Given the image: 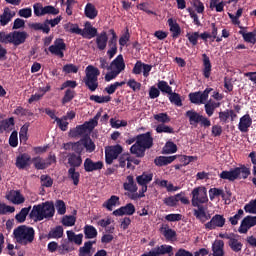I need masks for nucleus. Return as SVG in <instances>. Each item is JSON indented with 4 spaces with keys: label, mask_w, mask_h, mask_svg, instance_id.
Instances as JSON below:
<instances>
[{
    "label": "nucleus",
    "mask_w": 256,
    "mask_h": 256,
    "mask_svg": "<svg viewBox=\"0 0 256 256\" xmlns=\"http://www.w3.org/2000/svg\"><path fill=\"white\" fill-rule=\"evenodd\" d=\"M99 75H101V71H99V68L91 65L86 67V76L84 77V83L87 89L91 91V93L97 91V89L99 88Z\"/></svg>",
    "instance_id": "nucleus-5"
},
{
    "label": "nucleus",
    "mask_w": 256,
    "mask_h": 256,
    "mask_svg": "<svg viewBox=\"0 0 256 256\" xmlns=\"http://www.w3.org/2000/svg\"><path fill=\"white\" fill-rule=\"evenodd\" d=\"M30 211H31V206L27 208H22L21 211L15 216L16 221L18 223H25Z\"/></svg>",
    "instance_id": "nucleus-47"
},
{
    "label": "nucleus",
    "mask_w": 256,
    "mask_h": 256,
    "mask_svg": "<svg viewBox=\"0 0 256 256\" xmlns=\"http://www.w3.org/2000/svg\"><path fill=\"white\" fill-rule=\"evenodd\" d=\"M253 125V119L249 114H245L240 118V122L238 124V129L241 133H247L249 131V127Z\"/></svg>",
    "instance_id": "nucleus-24"
},
{
    "label": "nucleus",
    "mask_w": 256,
    "mask_h": 256,
    "mask_svg": "<svg viewBox=\"0 0 256 256\" xmlns=\"http://www.w3.org/2000/svg\"><path fill=\"white\" fill-rule=\"evenodd\" d=\"M80 143H82V145L84 146L86 153H93V151H95L96 149L95 142H93L90 136H84L83 138H81Z\"/></svg>",
    "instance_id": "nucleus-38"
},
{
    "label": "nucleus",
    "mask_w": 256,
    "mask_h": 256,
    "mask_svg": "<svg viewBox=\"0 0 256 256\" xmlns=\"http://www.w3.org/2000/svg\"><path fill=\"white\" fill-rule=\"evenodd\" d=\"M55 216V204L50 201L34 205L30 212V219L34 221H43V219H52Z\"/></svg>",
    "instance_id": "nucleus-2"
},
{
    "label": "nucleus",
    "mask_w": 256,
    "mask_h": 256,
    "mask_svg": "<svg viewBox=\"0 0 256 256\" xmlns=\"http://www.w3.org/2000/svg\"><path fill=\"white\" fill-rule=\"evenodd\" d=\"M95 243H97V241H87L84 243L83 247H80L78 250V255L79 256H93V254L91 253V249H93V245H95Z\"/></svg>",
    "instance_id": "nucleus-33"
},
{
    "label": "nucleus",
    "mask_w": 256,
    "mask_h": 256,
    "mask_svg": "<svg viewBox=\"0 0 256 256\" xmlns=\"http://www.w3.org/2000/svg\"><path fill=\"white\" fill-rule=\"evenodd\" d=\"M75 90L68 88L66 89L64 96L62 98V105H67V103H71L72 99H75Z\"/></svg>",
    "instance_id": "nucleus-51"
},
{
    "label": "nucleus",
    "mask_w": 256,
    "mask_h": 256,
    "mask_svg": "<svg viewBox=\"0 0 256 256\" xmlns=\"http://www.w3.org/2000/svg\"><path fill=\"white\" fill-rule=\"evenodd\" d=\"M228 245L234 253H239L243 249V243L239 242L236 238H230V241H228Z\"/></svg>",
    "instance_id": "nucleus-49"
},
{
    "label": "nucleus",
    "mask_w": 256,
    "mask_h": 256,
    "mask_svg": "<svg viewBox=\"0 0 256 256\" xmlns=\"http://www.w3.org/2000/svg\"><path fill=\"white\" fill-rule=\"evenodd\" d=\"M209 197H210V201H213V199H215V197H222V199H225V192L223 191V189L220 188H211L209 190Z\"/></svg>",
    "instance_id": "nucleus-53"
},
{
    "label": "nucleus",
    "mask_w": 256,
    "mask_h": 256,
    "mask_svg": "<svg viewBox=\"0 0 256 256\" xmlns=\"http://www.w3.org/2000/svg\"><path fill=\"white\" fill-rule=\"evenodd\" d=\"M89 99L90 101H94V103H109V101H111V96L91 95Z\"/></svg>",
    "instance_id": "nucleus-58"
},
{
    "label": "nucleus",
    "mask_w": 256,
    "mask_h": 256,
    "mask_svg": "<svg viewBox=\"0 0 256 256\" xmlns=\"http://www.w3.org/2000/svg\"><path fill=\"white\" fill-rule=\"evenodd\" d=\"M67 234V241H69L70 243H72V245H83V234H75L73 232V230H68L66 232Z\"/></svg>",
    "instance_id": "nucleus-30"
},
{
    "label": "nucleus",
    "mask_w": 256,
    "mask_h": 256,
    "mask_svg": "<svg viewBox=\"0 0 256 256\" xmlns=\"http://www.w3.org/2000/svg\"><path fill=\"white\" fill-rule=\"evenodd\" d=\"M168 25L172 32V39H177L179 35H181V26H179V23L174 21L173 18L168 19Z\"/></svg>",
    "instance_id": "nucleus-36"
},
{
    "label": "nucleus",
    "mask_w": 256,
    "mask_h": 256,
    "mask_svg": "<svg viewBox=\"0 0 256 256\" xmlns=\"http://www.w3.org/2000/svg\"><path fill=\"white\" fill-rule=\"evenodd\" d=\"M75 244L70 243L67 239L61 242L59 246V255H69V253H73L75 251Z\"/></svg>",
    "instance_id": "nucleus-29"
},
{
    "label": "nucleus",
    "mask_w": 256,
    "mask_h": 256,
    "mask_svg": "<svg viewBox=\"0 0 256 256\" xmlns=\"http://www.w3.org/2000/svg\"><path fill=\"white\" fill-rule=\"evenodd\" d=\"M225 217L221 214L214 215L209 222H207L204 227L208 231H213L214 229L221 228L225 226Z\"/></svg>",
    "instance_id": "nucleus-12"
},
{
    "label": "nucleus",
    "mask_w": 256,
    "mask_h": 256,
    "mask_svg": "<svg viewBox=\"0 0 256 256\" xmlns=\"http://www.w3.org/2000/svg\"><path fill=\"white\" fill-rule=\"evenodd\" d=\"M6 199L11 201L14 205H21L25 203V197L21 195L19 190H13L8 195H6Z\"/></svg>",
    "instance_id": "nucleus-28"
},
{
    "label": "nucleus",
    "mask_w": 256,
    "mask_h": 256,
    "mask_svg": "<svg viewBox=\"0 0 256 256\" xmlns=\"http://www.w3.org/2000/svg\"><path fill=\"white\" fill-rule=\"evenodd\" d=\"M115 217H123V215H135V205L133 203H128L112 212Z\"/></svg>",
    "instance_id": "nucleus-20"
},
{
    "label": "nucleus",
    "mask_w": 256,
    "mask_h": 256,
    "mask_svg": "<svg viewBox=\"0 0 256 256\" xmlns=\"http://www.w3.org/2000/svg\"><path fill=\"white\" fill-rule=\"evenodd\" d=\"M136 181L141 187H147L153 181V174L144 172L142 175L136 177Z\"/></svg>",
    "instance_id": "nucleus-39"
},
{
    "label": "nucleus",
    "mask_w": 256,
    "mask_h": 256,
    "mask_svg": "<svg viewBox=\"0 0 256 256\" xmlns=\"http://www.w3.org/2000/svg\"><path fill=\"white\" fill-rule=\"evenodd\" d=\"M48 51H50L52 55H56L57 57H60V59H63V57H65L63 51H67V44H65L63 38H58L54 41L53 45L49 46Z\"/></svg>",
    "instance_id": "nucleus-11"
},
{
    "label": "nucleus",
    "mask_w": 256,
    "mask_h": 256,
    "mask_svg": "<svg viewBox=\"0 0 256 256\" xmlns=\"http://www.w3.org/2000/svg\"><path fill=\"white\" fill-rule=\"evenodd\" d=\"M203 68L202 75L205 79L211 77V71H213V65H211V59L207 54H202Z\"/></svg>",
    "instance_id": "nucleus-23"
},
{
    "label": "nucleus",
    "mask_w": 256,
    "mask_h": 256,
    "mask_svg": "<svg viewBox=\"0 0 256 256\" xmlns=\"http://www.w3.org/2000/svg\"><path fill=\"white\" fill-rule=\"evenodd\" d=\"M32 159L27 153L20 154L16 158L15 166L20 170L27 169V167H31Z\"/></svg>",
    "instance_id": "nucleus-19"
},
{
    "label": "nucleus",
    "mask_w": 256,
    "mask_h": 256,
    "mask_svg": "<svg viewBox=\"0 0 256 256\" xmlns=\"http://www.w3.org/2000/svg\"><path fill=\"white\" fill-rule=\"evenodd\" d=\"M249 175H251V169L245 165H240V167L230 169L229 171H222L219 177L220 179L233 182L237 181V179H248Z\"/></svg>",
    "instance_id": "nucleus-4"
},
{
    "label": "nucleus",
    "mask_w": 256,
    "mask_h": 256,
    "mask_svg": "<svg viewBox=\"0 0 256 256\" xmlns=\"http://www.w3.org/2000/svg\"><path fill=\"white\" fill-rule=\"evenodd\" d=\"M97 228L93 225L86 224L84 226V237L85 239H97Z\"/></svg>",
    "instance_id": "nucleus-40"
},
{
    "label": "nucleus",
    "mask_w": 256,
    "mask_h": 256,
    "mask_svg": "<svg viewBox=\"0 0 256 256\" xmlns=\"http://www.w3.org/2000/svg\"><path fill=\"white\" fill-rule=\"evenodd\" d=\"M168 95V99L172 105H176V107H183V100L181 99V95L179 93L171 92Z\"/></svg>",
    "instance_id": "nucleus-46"
},
{
    "label": "nucleus",
    "mask_w": 256,
    "mask_h": 256,
    "mask_svg": "<svg viewBox=\"0 0 256 256\" xmlns=\"http://www.w3.org/2000/svg\"><path fill=\"white\" fill-rule=\"evenodd\" d=\"M32 163L37 171H43L47 169L45 159H43L41 156L32 158Z\"/></svg>",
    "instance_id": "nucleus-45"
},
{
    "label": "nucleus",
    "mask_w": 256,
    "mask_h": 256,
    "mask_svg": "<svg viewBox=\"0 0 256 256\" xmlns=\"http://www.w3.org/2000/svg\"><path fill=\"white\" fill-rule=\"evenodd\" d=\"M152 252V255L154 256H161V255H169V253H173V246L169 245H161L153 248L150 250Z\"/></svg>",
    "instance_id": "nucleus-32"
},
{
    "label": "nucleus",
    "mask_w": 256,
    "mask_h": 256,
    "mask_svg": "<svg viewBox=\"0 0 256 256\" xmlns=\"http://www.w3.org/2000/svg\"><path fill=\"white\" fill-rule=\"evenodd\" d=\"M110 71H114L120 75L122 71H125V59H123V55H118L111 63H110Z\"/></svg>",
    "instance_id": "nucleus-21"
},
{
    "label": "nucleus",
    "mask_w": 256,
    "mask_h": 256,
    "mask_svg": "<svg viewBox=\"0 0 256 256\" xmlns=\"http://www.w3.org/2000/svg\"><path fill=\"white\" fill-rule=\"evenodd\" d=\"M15 129V118L10 117L0 121V134L1 133H11Z\"/></svg>",
    "instance_id": "nucleus-27"
},
{
    "label": "nucleus",
    "mask_w": 256,
    "mask_h": 256,
    "mask_svg": "<svg viewBox=\"0 0 256 256\" xmlns=\"http://www.w3.org/2000/svg\"><path fill=\"white\" fill-rule=\"evenodd\" d=\"M99 119H101V111L97 112V114L92 119L84 123L86 131H93V129L99 125Z\"/></svg>",
    "instance_id": "nucleus-42"
},
{
    "label": "nucleus",
    "mask_w": 256,
    "mask_h": 256,
    "mask_svg": "<svg viewBox=\"0 0 256 256\" xmlns=\"http://www.w3.org/2000/svg\"><path fill=\"white\" fill-rule=\"evenodd\" d=\"M186 37L189 43H191V45L195 47V45L199 43V38L203 39V41L207 43V39H211V34L209 32H203L201 34H199V32H193V33H187Z\"/></svg>",
    "instance_id": "nucleus-14"
},
{
    "label": "nucleus",
    "mask_w": 256,
    "mask_h": 256,
    "mask_svg": "<svg viewBox=\"0 0 256 256\" xmlns=\"http://www.w3.org/2000/svg\"><path fill=\"white\" fill-rule=\"evenodd\" d=\"M109 41V36L106 31H102L96 36L95 43L99 51H105L107 49V42Z\"/></svg>",
    "instance_id": "nucleus-26"
},
{
    "label": "nucleus",
    "mask_w": 256,
    "mask_h": 256,
    "mask_svg": "<svg viewBox=\"0 0 256 256\" xmlns=\"http://www.w3.org/2000/svg\"><path fill=\"white\" fill-rule=\"evenodd\" d=\"M185 117H187L192 127H197V125H200V127L207 129L211 125V120H209V118L201 115L193 109L186 111Z\"/></svg>",
    "instance_id": "nucleus-6"
},
{
    "label": "nucleus",
    "mask_w": 256,
    "mask_h": 256,
    "mask_svg": "<svg viewBox=\"0 0 256 256\" xmlns=\"http://www.w3.org/2000/svg\"><path fill=\"white\" fill-rule=\"evenodd\" d=\"M151 147H153V136L151 132H146L136 136V142L130 147V153L138 159H143L145 151Z\"/></svg>",
    "instance_id": "nucleus-1"
},
{
    "label": "nucleus",
    "mask_w": 256,
    "mask_h": 256,
    "mask_svg": "<svg viewBox=\"0 0 256 256\" xmlns=\"http://www.w3.org/2000/svg\"><path fill=\"white\" fill-rule=\"evenodd\" d=\"M68 159V165L70 166V169H79L81 165H83V157L81 155H78L76 153H69L67 155Z\"/></svg>",
    "instance_id": "nucleus-22"
},
{
    "label": "nucleus",
    "mask_w": 256,
    "mask_h": 256,
    "mask_svg": "<svg viewBox=\"0 0 256 256\" xmlns=\"http://www.w3.org/2000/svg\"><path fill=\"white\" fill-rule=\"evenodd\" d=\"M72 151H74L72 153H75L76 155H83V151H85V148L83 146V142H81V139L72 144Z\"/></svg>",
    "instance_id": "nucleus-56"
},
{
    "label": "nucleus",
    "mask_w": 256,
    "mask_h": 256,
    "mask_svg": "<svg viewBox=\"0 0 256 256\" xmlns=\"http://www.w3.org/2000/svg\"><path fill=\"white\" fill-rule=\"evenodd\" d=\"M64 235V229L63 226L58 225L56 227H53L50 229L48 234L44 235V239H47L48 241L50 239H61Z\"/></svg>",
    "instance_id": "nucleus-25"
},
{
    "label": "nucleus",
    "mask_w": 256,
    "mask_h": 256,
    "mask_svg": "<svg viewBox=\"0 0 256 256\" xmlns=\"http://www.w3.org/2000/svg\"><path fill=\"white\" fill-rule=\"evenodd\" d=\"M177 159V156H159L154 159V163L157 167H165V165H170Z\"/></svg>",
    "instance_id": "nucleus-34"
},
{
    "label": "nucleus",
    "mask_w": 256,
    "mask_h": 256,
    "mask_svg": "<svg viewBox=\"0 0 256 256\" xmlns=\"http://www.w3.org/2000/svg\"><path fill=\"white\" fill-rule=\"evenodd\" d=\"M80 35L81 37H83V39H93L97 37L99 33L97 31V28L93 27L91 22L86 21Z\"/></svg>",
    "instance_id": "nucleus-18"
},
{
    "label": "nucleus",
    "mask_w": 256,
    "mask_h": 256,
    "mask_svg": "<svg viewBox=\"0 0 256 256\" xmlns=\"http://www.w3.org/2000/svg\"><path fill=\"white\" fill-rule=\"evenodd\" d=\"M225 242L223 240H217L212 245L213 256H225Z\"/></svg>",
    "instance_id": "nucleus-35"
},
{
    "label": "nucleus",
    "mask_w": 256,
    "mask_h": 256,
    "mask_svg": "<svg viewBox=\"0 0 256 256\" xmlns=\"http://www.w3.org/2000/svg\"><path fill=\"white\" fill-rule=\"evenodd\" d=\"M213 91V88H206L203 92H192L188 95L189 100L194 105H205V101L209 99V93Z\"/></svg>",
    "instance_id": "nucleus-10"
},
{
    "label": "nucleus",
    "mask_w": 256,
    "mask_h": 256,
    "mask_svg": "<svg viewBox=\"0 0 256 256\" xmlns=\"http://www.w3.org/2000/svg\"><path fill=\"white\" fill-rule=\"evenodd\" d=\"M121 153H123V146L116 144L114 146H108L105 149V161L107 165H112L113 161L117 159Z\"/></svg>",
    "instance_id": "nucleus-9"
},
{
    "label": "nucleus",
    "mask_w": 256,
    "mask_h": 256,
    "mask_svg": "<svg viewBox=\"0 0 256 256\" xmlns=\"http://www.w3.org/2000/svg\"><path fill=\"white\" fill-rule=\"evenodd\" d=\"M239 35H242V37H243V39L246 43H251L252 45H255V43H256V30H254L252 32H248V33H246L243 30H240Z\"/></svg>",
    "instance_id": "nucleus-43"
},
{
    "label": "nucleus",
    "mask_w": 256,
    "mask_h": 256,
    "mask_svg": "<svg viewBox=\"0 0 256 256\" xmlns=\"http://www.w3.org/2000/svg\"><path fill=\"white\" fill-rule=\"evenodd\" d=\"M13 239L18 245L27 246L35 241V229L31 226L20 225L13 230Z\"/></svg>",
    "instance_id": "nucleus-3"
},
{
    "label": "nucleus",
    "mask_w": 256,
    "mask_h": 256,
    "mask_svg": "<svg viewBox=\"0 0 256 256\" xmlns=\"http://www.w3.org/2000/svg\"><path fill=\"white\" fill-rule=\"evenodd\" d=\"M11 35V43L15 47H19V45H23L25 41H27V38L29 37V34L25 31H14L10 32Z\"/></svg>",
    "instance_id": "nucleus-15"
},
{
    "label": "nucleus",
    "mask_w": 256,
    "mask_h": 256,
    "mask_svg": "<svg viewBox=\"0 0 256 256\" xmlns=\"http://www.w3.org/2000/svg\"><path fill=\"white\" fill-rule=\"evenodd\" d=\"M109 33L112 35V37L108 41V51L107 55L109 59H113L117 55V33L114 29H110Z\"/></svg>",
    "instance_id": "nucleus-13"
},
{
    "label": "nucleus",
    "mask_w": 256,
    "mask_h": 256,
    "mask_svg": "<svg viewBox=\"0 0 256 256\" xmlns=\"http://www.w3.org/2000/svg\"><path fill=\"white\" fill-rule=\"evenodd\" d=\"M123 189L124 191H129V193H137V190L139 188L137 187L135 179L133 178L132 175L127 176L126 182L123 183Z\"/></svg>",
    "instance_id": "nucleus-31"
},
{
    "label": "nucleus",
    "mask_w": 256,
    "mask_h": 256,
    "mask_svg": "<svg viewBox=\"0 0 256 256\" xmlns=\"http://www.w3.org/2000/svg\"><path fill=\"white\" fill-rule=\"evenodd\" d=\"M76 222H77V218L73 215H70V216L66 215L62 218V224L65 227H73V225H75Z\"/></svg>",
    "instance_id": "nucleus-61"
},
{
    "label": "nucleus",
    "mask_w": 256,
    "mask_h": 256,
    "mask_svg": "<svg viewBox=\"0 0 256 256\" xmlns=\"http://www.w3.org/2000/svg\"><path fill=\"white\" fill-rule=\"evenodd\" d=\"M245 213H251L252 215H256V199L251 200L248 204L244 206Z\"/></svg>",
    "instance_id": "nucleus-64"
},
{
    "label": "nucleus",
    "mask_w": 256,
    "mask_h": 256,
    "mask_svg": "<svg viewBox=\"0 0 256 256\" xmlns=\"http://www.w3.org/2000/svg\"><path fill=\"white\" fill-rule=\"evenodd\" d=\"M65 31L69 33H74L75 35H81L82 29L79 28V24L68 23L64 25Z\"/></svg>",
    "instance_id": "nucleus-54"
},
{
    "label": "nucleus",
    "mask_w": 256,
    "mask_h": 256,
    "mask_svg": "<svg viewBox=\"0 0 256 256\" xmlns=\"http://www.w3.org/2000/svg\"><path fill=\"white\" fill-rule=\"evenodd\" d=\"M157 87L161 93H166V95H169L173 92V88L169 86V83L164 80H159L157 83Z\"/></svg>",
    "instance_id": "nucleus-48"
},
{
    "label": "nucleus",
    "mask_w": 256,
    "mask_h": 256,
    "mask_svg": "<svg viewBox=\"0 0 256 256\" xmlns=\"http://www.w3.org/2000/svg\"><path fill=\"white\" fill-rule=\"evenodd\" d=\"M13 113L18 117H33V112L29 109L23 108L22 106L16 107Z\"/></svg>",
    "instance_id": "nucleus-52"
},
{
    "label": "nucleus",
    "mask_w": 256,
    "mask_h": 256,
    "mask_svg": "<svg viewBox=\"0 0 256 256\" xmlns=\"http://www.w3.org/2000/svg\"><path fill=\"white\" fill-rule=\"evenodd\" d=\"M116 205H120L119 203V196L112 195L106 202L103 203V207L108 211H113V207Z\"/></svg>",
    "instance_id": "nucleus-44"
},
{
    "label": "nucleus",
    "mask_w": 256,
    "mask_h": 256,
    "mask_svg": "<svg viewBox=\"0 0 256 256\" xmlns=\"http://www.w3.org/2000/svg\"><path fill=\"white\" fill-rule=\"evenodd\" d=\"M68 177L73 181V185L77 186L79 185V180L81 179V174L79 172H76L75 168H69L68 169Z\"/></svg>",
    "instance_id": "nucleus-50"
},
{
    "label": "nucleus",
    "mask_w": 256,
    "mask_h": 256,
    "mask_svg": "<svg viewBox=\"0 0 256 256\" xmlns=\"http://www.w3.org/2000/svg\"><path fill=\"white\" fill-rule=\"evenodd\" d=\"M127 87L132 89L134 93H137L138 91H141V82H137L135 79H129L127 81Z\"/></svg>",
    "instance_id": "nucleus-62"
},
{
    "label": "nucleus",
    "mask_w": 256,
    "mask_h": 256,
    "mask_svg": "<svg viewBox=\"0 0 256 256\" xmlns=\"http://www.w3.org/2000/svg\"><path fill=\"white\" fill-rule=\"evenodd\" d=\"M123 85H125V81L122 82H114L113 84L107 86L105 88L106 93H108V95H113V93H115L117 91L118 87H123Z\"/></svg>",
    "instance_id": "nucleus-57"
},
{
    "label": "nucleus",
    "mask_w": 256,
    "mask_h": 256,
    "mask_svg": "<svg viewBox=\"0 0 256 256\" xmlns=\"http://www.w3.org/2000/svg\"><path fill=\"white\" fill-rule=\"evenodd\" d=\"M11 19H13V15H11V12L5 10L4 13L0 16V25L2 27H5V25L9 24Z\"/></svg>",
    "instance_id": "nucleus-59"
},
{
    "label": "nucleus",
    "mask_w": 256,
    "mask_h": 256,
    "mask_svg": "<svg viewBox=\"0 0 256 256\" xmlns=\"http://www.w3.org/2000/svg\"><path fill=\"white\" fill-rule=\"evenodd\" d=\"M84 15L88 19H95L99 15V11L92 3H87L84 8Z\"/></svg>",
    "instance_id": "nucleus-37"
},
{
    "label": "nucleus",
    "mask_w": 256,
    "mask_h": 256,
    "mask_svg": "<svg viewBox=\"0 0 256 256\" xmlns=\"http://www.w3.org/2000/svg\"><path fill=\"white\" fill-rule=\"evenodd\" d=\"M156 133H168L172 135L173 133H175V130L171 126H167L165 124H159L156 127Z\"/></svg>",
    "instance_id": "nucleus-60"
},
{
    "label": "nucleus",
    "mask_w": 256,
    "mask_h": 256,
    "mask_svg": "<svg viewBox=\"0 0 256 256\" xmlns=\"http://www.w3.org/2000/svg\"><path fill=\"white\" fill-rule=\"evenodd\" d=\"M61 19V16H57L54 19H46L43 23H32L29 27L34 31H42L45 35H49V33H51V27H57V25L61 23Z\"/></svg>",
    "instance_id": "nucleus-7"
},
{
    "label": "nucleus",
    "mask_w": 256,
    "mask_h": 256,
    "mask_svg": "<svg viewBox=\"0 0 256 256\" xmlns=\"http://www.w3.org/2000/svg\"><path fill=\"white\" fill-rule=\"evenodd\" d=\"M163 153H165L166 155H169L171 153H177V144H174L172 141L166 142L163 148Z\"/></svg>",
    "instance_id": "nucleus-55"
},
{
    "label": "nucleus",
    "mask_w": 256,
    "mask_h": 256,
    "mask_svg": "<svg viewBox=\"0 0 256 256\" xmlns=\"http://www.w3.org/2000/svg\"><path fill=\"white\" fill-rule=\"evenodd\" d=\"M103 161H93L91 158H86L84 160V170L86 173H93V171H101L103 169Z\"/></svg>",
    "instance_id": "nucleus-17"
},
{
    "label": "nucleus",
    "mask_w": 256,
    "mask_h": 256,
    "mask_svg": "<svg viewBox=\"0 0 256 256\" xmlns=\"http://www.w3.org/2000/svg\"><path fill=\"white\" fill-rule=\"evenodd\" d=\"M154 119L161 124L169 123L171 121V118L169 117V115H167V113L155 114Z\"/></svg>",
    "instance_id": "nucleus-63"
},
{
    "label": "nucleus",
    "mask_w": 256,
    "mask_h": 256,
    "mask_svg": "<svg viewBox=\"0 0 256 256\" xmlns=\"http://www.w3.org/2000/svg\"><path fill=\"white\" fill-rule=\"evenodd\" d=\"M160 231L162 235L165 237V239H167L168 241H171V239H175V237H177V232L169 228V225L167 224L162 225V227L160 228Z\"/></svg>",
    "instance_id": "nucleus-41"
},
{
    "label": "nucleus",
    "mask_w": 256,
    "mask_h": 256,
    "mask_svg": "<svg viewBox=\"0 0 256 256\" xmlns=\"http://www.w3.org/2000/svg\"><path fill=\"white\" fill-rule=\"evenodd\" d=\"M208 201L207 188L197 187L192 190V207H197L199 206V203H207Z\"/></svg>",
    "instance_id": "nucleus-8"
},
{
    "label": "nucleus",
    "mask_w": 256,
    "mask_h": 256,
    "mask_svg": "<svg viewBox=\"0 0 256 256\" xmlns=\"http://www.w3.org/2000/svg\"><path fill=\"white\" fill-rule=\"evenodd\" d=\"M256 225V216L248 215L243 218L241 221L240 227L238 228L239 233H248L251 227H255Z\"/></svg>",
    "instance_id": "nucleus-16"
}]
</instances>
